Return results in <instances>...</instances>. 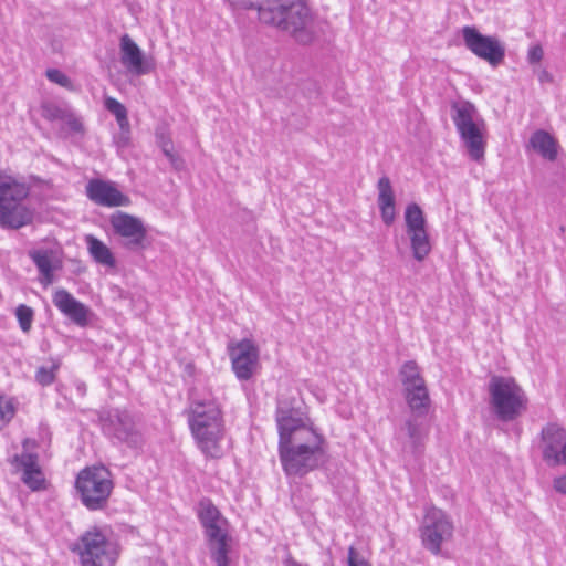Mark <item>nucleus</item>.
I'll return each instance as SVG.
<instances>
[{"instance_id":"29","label":"nucleus","mask_w":566,"mask_h":566,"mask_svg":"<svg viewBox=\"0 0 566 566\" xmlns=\"http://www.w3.org/2000/svg\"><path fill=\"white\" fill-rule=\"evenodd\" d=\"M530 143L532 147L548 160H555L557 156V148L554 138L545 130L535 132Z\"/></svg>"},{"instance_id":"18","label":"nucleus","mask_w":566,"mask_h":566,"mask_svg":"<svg viewBox=\"0 0 566 566\" xmlns=\"http://www.w3.org/2000/svg\"><path fill=\"white\" fill-rule=\"evenodd\" d=\"M29 256L35 264L40 273V283L48 286L54 281V271L60 270L62 260L57 250L54 249H33L29 251Z\"/></svg>"},{"instance_id":"31","label":"nucleus","mask_w":566,"mask_h":566,"mask_svg":"<svg viewBox=\"0 0 566 566\" xmlns=\"http://www.w3.org/2000/svg\"><path fill=\"white\" fill-rule=\"evenodd\" d=\"M400 378L403 385V389L407 387H415L417 385L424 384L423 378L420 375L418 365L410 360L402 365L400 369Z\"/></svg>"},{"instance_id":"17","label":"nucleus","mask_w":566,"mask_h":566,"mask_svg":"<svg viewBox=\"0 0 566 566\" xmlns=\"http://www.w3.org/2000/svg\"><path fill=\"white\" fill-rule=\"evenodd\" d=\"M120 63L134 75H144L151 71V65L145 60L144 53L136 42L124 34L119 42Z\"/></svg>"},{"instance_id":"3","label":"nucleus","mask_w":566,"mask_h":566,"mask_svg":"<svg viewBox=\"0 0 566 566\" xmlns=\"http://www.w3.org/2000/svg\"><path fill=\"white\" fill-rule=\"evenodd\" d=\"M31 187L22 178L0 171V227L20 229L33 220V210L24 201Z\"/></svg>"},{"instance_id":"40","label":"nucleus","mask_w":566,"mask_h":566,"mask_svg":"<svg viewBox=\"0 0 566 566\" xmlns=\"http://www.w3.org/2000/svg\"><path fill=\"white\" fill-rule=\"evenodd\" d=\"M347 564L348 566H371L368 558L353 546L348 548Z\"/></svg>"},{"instance_id":"46","label":"nucleus","mask_w":566,"mask_h":566,"mask_svg":"<svg viewBox=\"0 0 566 566\" xmlns=\"http://www.w3.org/2000/svg\"><path fill=\"white\" fill-rule=\"evenodd\" d=\"M418 429L419 427H408V434L410 436V438H413L419 434Z\"/></svg>"},{"instance_id":"44","label":"nucleus","mask_w":566,"mask_h":566,"mask_svg":"<svg viewBox=\"0 0 566 566\" xmlns=\"http://www.w3.org/2000/svg\"><path fill=\"white\" fill-rule=\"evenodd\" d=\"M538 80H539L541 83L551 82L552 81V76H551V74L546 70H542L538 73Z\"/></svg>"},{"instance_id":"26","label":"nucleus","mask_w":566,"mask_h":566,"mask_svg":"<svg viewBox=\"0 0 566 566\" xmlns=\"http://www.w3.org/2000/svg\"><path fill=\"white\" fill-rule=\"evenodd\" d=\"M85 242L87 245V250L93 260L102 265L114 268L116 264V260L109 250V248L99 239L94 237L93 234H87L85 237Z\"/></svg>"},{"instance_id":"4","label":"nucleus","mask_w":566,"mask_h":566,"mask_svg":"<svg viewBox=\"0 0 566 566\" xmlns=\"http://www.w3.org/2000/svg\"><path fill=\"white\" fill-rule=\"evenodd\" d=\"M451 112L453 124L470 158L478 163L483 160L486 146L485 123L478 109L469 102H460L452 104Z\"/></svg>"},{"instance_id":"43","label":"nucleus","mask_w":566,"mask_h":566,"mask_svg":"<svg viewBox=\"0 0 566 566\" xmlns=\"http://www.w3.org/2000/svg\"><path fill=\"white\" fill-rule=\"evenodd\" d=\"M553 486L555 491L566 495V475L554 479Z\"/></svg>"},{"instance_id":"25","label":"nucleus","mask_w":566,"mask_h":566,"mask_svg":"<svg viewBox=\"0 0 566 566\" xmlns=\"http://www.w3.org/2000/svg\"><path fill=\"white\" fill-rule=\"evenodd\" d=\"M191 432L202 452L211 457L219 455L222 434L219 427H191Z\"/></svg>"},{"instance_id":"47","label":"nucleus","mask_w":566,"mask_h":566,"mask_svg":"<svg viewBox=\"0 0 566 566\" xmlns=\"http://www.w3.org/2000/svg\"><path fill=\"white\" fill-rule=\"evenodd\" d=\"M129 428L130 427H126V426L119 427V430L117 432V437L122 438L126 433L127 429H129Z\"/></svg>"},{"instance_id":"35","label":"nucleus","mask_w":566,"mask_h":566,"mask_svg":"<svg viewBox=\"0 0 566 566\" xmlns=\"http://www.w3.org/2000/svg\"><path fill=\"white\" fill-rule=\"evenodd\" d=\"M45 75H46L48 80L52 83H55V84H57L64 88L71 90V91L74 88L71 78L57 69H48L45 72Z\"/></svg>"},{"instance_id":"30","label":"nucleus","mask_w":566,"mask_h":566,"mask_svg":"<svg viewBox=\"0 0 566 566\" xmlns=\"http://www.w3.org/2000/svg\"><path fill=\"white\" fill-rule=\"evenodd\" d=\"M400 378L403 385V389L407 387H415L417 385L424 384L423 378L420 375L418 365L410 360L402 365L400 369Z\"/></svg>"},{"instance_id":"21","label":"nucleus","mask_w":566,"mask_h":566,"mask_svg":"<svg viewBox=\"0 0 566 566\" xmlns=\"http://www.w3.org/2000/svg\"><path fill=\"white\" fill-rule=\"evenodd\" d=\"M52 301L55 307L74 323L81 326L86 324L87 307L77 301L70 292L64 289L56 290Z\"/></svg>"},{"instance_id":"20","label":"nucleus","mask_w":566,"mask_h":566,"mask_svg":"<svg viewBox=\"0 0 566 566\" xmlns=\"http://www.w3.org/2000/svg\"><path fill=\"white\" fill-rule=\"evenodd\" d=\"M52 301L55 307L74 323L81 326L86 324L87 307L77 301L70 292L64 289L56 290Z\"/></svg>"},{"instance_id":"41","label":"nucleus","mask_w":566,"mask_h":566,"mask_svg":"<svg viewBox=\"0 0 566 566\" xmlns=\"http://www.w3.org/2000/svg\"><path fill=\"white\" fill-rule=\"evenodd\" d=\"M130 143V125L127 128H119V133L114 136V144L118 149L128 147Z\"/></svg>"},{"instance_id":"7","label":"nucleus","mask_w":566,"mask_h":566,"mask_svg":"<svg viewBox=\"0 0 566 566\" xmlns=\"http://www.w3.org/2000/svg\"><path fill=\"white\" fill-rule=\"evenodd\" d=\"M75 549L82 566H114L118 556L117 545L98 527L86 531Z\"/></svg>"},{"instance_id":"27","label":"nucleus","mask_w":566,"mask_h":566,"mask_svg":"<svg viewBox=\"0 0 566 566\" xmlns=\"http://www.w3.org/2000/svg\"><path fill=\"white\" fill-rule=\"evenodd\" d=\"M207 539L211 558L214 560L217 566H229L228 553L230 546L228 532H223L214 536H208Z\"/></svg>"},{"instance_id":"9","label":"nucleus","mask_w":566,"mask_h":566,"mask_svg":"<svg viewBox=\"0 0 566 566\" xmlns=\"http://www.w3.org/2000/svg\"><path fill=\"white\" fill-rule=\"evenodd\" d=\"M38 442L34 439H25L22 443V452L8 459L11 473L19 475L20 480L31 490L41 491L46 488L44 473L39 464V455L35 452Z\"/></svg>"},{"instance_id":"11","label":"nucleus","mask_w":566,"mask_h":566,"mask_svg":"<svg viewBox=\"0 0 566 566\" xmlns=\"http://www.w3.org/2000/svg\"><path fill=\"white\" fill-rule=\"evenodd\" d=\"M405 221L412 255L417 261H423L431 251V244L426 229L423 212L417 203L407 206Z\"/></svg>"},{"instance_id":"33","label":"nucleus","mask_w":566,"mask_h":566,"mask_svg":"<svg viewBox=\"0 0 566 566\" xmlns=\"http://www.w3.org/2000/svg\"><path fill=\"white\" fill-rule=\"evenodd\" d=\"M59 369L60 363L55 360H52L50 366H40L35 371V381L43 387L52 385Z\"/></svg>"},{"instance_id":"42","label":"nucleus","mask_w":566,"mask_h":566,"mask_svg":"<svg viewBox=\"0 0 566 566\" xmlns=\"http://www.w3.org/2000/svg\"><path fill=\"white\" fill-rule=\"evenodd\" d=\"M544 56L543 48L539 44L530 46L527 51V61L530 64H537Z\"/></svg>"},{"instance_id":"34","label":"nucleus","mask_w":566,"mask_h":566,"mask_svg":"<svg viewBox=\"0 0 566 566\" xmlns=\"http://www.w3.org/2000/svg\"><path fill=\"white\" fill-rule=\"evenodd\" d=\"M15 316L19 322L21 331L23 333H29L32 327L34 311L28 305L20 304L15 308Z\"/></svg>"},{"instance_id":"5","label":"nucleus","mask_w":566,"mask_h":566,"mask_svg":"<svg viewBox=\"0 0 566 566\" xmlns=\"http://www.w3.org/2000/svg\"><path fill=\"white\" fill-rule=\"evenodd\" d=\"M489 394L490 405L501 421H513L527 409L526 392L512 377H492Z\"/></svg>"},{"instance_id":"38","label":"nucleus","mask_w":566,"mask_h":566,"mask_svg":"<svg viewBox=\"0 0 566 566\" xmlns=\"http://www.w3.org/2000/svg\"><path fill=\"white\" fill-rule=\"evenodd\" d=\"M61 122H63L67 129L73 134H80L84 132L81 118L76 116L73 112H71L69 108L65 112Z\"/></svg>"},{"instance_id":"36","label":"nucleus","mask_w":566,"mask_h":566,"mask_svg":"<svg viewBox=\"0 0 566 566\" xmlns=\"http://www.w3.org/2000/svg\"><path fill=\"white\" fill-rule=\"evenodd\" d=\"M66 111L67 107H62L53 103H46L42 106V116L50 122L62 120Z\"/></svg>"},{"instance_id":"22","label":"nucleus","mask_w":566,"mask_h":566,"mask_svg":"<svg viewBox=\"0 0 566 566\" xmlns=\"http://www.w3.org/2000/svg\"><path fill=\"white\" fill-rule=\"evenodd\" d=\"M199 518L205 527L207 537L228 532L227 520L208 500L201 501L199 504Z\"/></svg>"},{"instance_id":"14","label":"nucleus","mask_w":566,"mask_h":566,"mask_svg":"<svg viewBox=\"0 0 566 566\" xmlns=\"http://www.w3.org/2000/svg\"><path fill=\"white\" fill-rule=\"evenodd\" d=\"M541 448L543 460L549 467L566 465V430L563 427H544Z\"/></svg>"},{"instance_id":"32","label":"nucleus","mask_w":566,"mask_h":566,"mask_svg":"<svg viewBox=\"0 0 566 566\" xmlns=\"http://www.w3.org/2000/svg\"><path fill=\"white\" fill-rule=\"evenodd\" d=\"M105 108L115 116L119 128H127L129 124L126 107L114 97H106Z\"/></svg>"},{"instance_id":"10","label":"nucleus","mask_w":566,"mask_h":566,"mask_svg":"<svg viewBox=\"0 0 566 566\" xmlns=\"http://www.w3.org/2000/svg\"><path fill=\"white\" fill-rule=\"evenodd\" d=\"M462 36L467 49L492 66L499 65L504 60L505 46L497 38L484 35L469 25L463 27Z\"/></svg>"},{"instance_id":"45","label":"nucleus","mask_w":566,"mask_h":566,"mask_svg":"<svg viewBox=\"0 0 566 566\" xmlns=\"http://www.w3.org/2000/svg\"><path fill=\"white\" fill-rule=\"evenodd\" d=\"M101 421L105 422L106 424L113 426L115 424L114 421L111 419V413L108 411H105L101 416Z\"/></svg>"},{"instance_id":"6","label":"nucleus","mask_w":566,"mask_h":566,"mask_svg":"<svg viewBox=\"0 0 566 566\" xmlns=\"http://www.w3.org/2000/svg\"><path fill=\"white\" fill-rule=\"evenodd\" d=\"M75 489L88 510L105 507L114 489L108 469L94 464L82 469L75 480Z\"/></svg>"},{"instance_id":"28","label":"nucleus","mask_w":566,"mask_h":566,"mask_svg":"<svg viewBox=\"0 0 566 566\" xmlns=\"http://www.w3.org/2000/svg\"><path fill=\"white\" fill-rule=\"evenodd\" d=\"M406 400L410 409L418 413L427 412L430 403L426 382L405 388Z\"/></svg>"},{"instance_id":"13","label":"nucleus","mask_w":566,"mask_h":566,"mask_svg":"<svg viewBox=\"0 0 566 566\" xmlns=\"http://www.w3.org/2000/svg\"><path fill=\"white\" fill-rule=\"evenodd\" d=\"M111 226L116 234L127 240L125 242L127 249L139 250L145 248L147 230L137 217L117 211L111 217Z\"/></svg>"},{"instance_id":"23","label":"nucleus","mask_w":566,"mask_h":566,"mask_svg":"<svg viewBox=\"0 0 566 566\" xmlns=\"http://www.w3.org/2000/svg\"><path fill=\"white\" fill-rule=\"evenodd\" d=\"M377 189V203L380 210L381 219L385 224L390 226L396 218L395 195L390 179L387 176L379 178Z\"/></svg>"},{"instance_id":"16","label":"nucleus","mask_w":566,"mask_h":566,"mask_svg":"<svg viewBox=\"0 0 566 566\" xmlns=\"http://www.w3.org/2000/svg\"><path fill=\"white\" fill-rule=\"evenodd\" d=\"M307 408L296 390L283 392L276 410L277 424H306Z\"/></svg>"},{"instance_id":"24","label":"nucleus","mask_w":566,"mask_h":566,"mask_svg":"<svg viewBox=\"0 0 566 566\" xmlns=\"http://www.w3.org/2000/svg\"><path fill=\"white\" fill-rule=\"evenodd\" d=\"M220 418L221 411L214 401H197L193 402L189 409L188 424H214Z\"/></svg>"},{"instance_id":"2","label":"nucleus","mask_w":566,"mask_h":566,"mask_svg":"<svg viewBox=\"0 0 566 566\" xmlns=\"http://www.w3.org/2000/svg\"><path fill=\"white\" fill-rule=\"evenodd\" d=\"M235 9H256L262 23L287 32L308 44L315 36V18L305 0H226Z\"/></svg>"},{"instance_id":"37","label":"nucleus","mask_w":566,"mask_h":566,"mask_svg":"<svg viewBox=\"0 0 566 566\" xmlns=\"http://www.w3.org/2000/svg\"><path fill=\"white\" fill-rule=\"evenodd\" d=\"M160 147H161L164 155L167 157V159L170 161V164L176 169H181L182 160L174 153L172 143L168 138L163 137V139L160 140Z\"/></svg>"},{"instance_id":"1","label":"nucleus","mask_w":566,"mask_h":566,"mask_svg":"<svg viewBox=\"0 0 566 566\" xmlns=\"http://www.w3.org/2000/svg\"><path fill=\"white\" fill-rule=\"evenodd\" d=\"M279 454L289 476H304L328 461V443L317 427H279Z\"/></svg>"},{"instance_id":"19","label":"nucleus","mask_w":566,"mask_h":566,"mask_svg":"<svg viewBox=\"0 0 566 566\" xmlns=\"http://www.w3.org/2000/svg\"><path fill=\"white\" fill-rule=\"evenodd\" d=\"M52 301L55 307L74 323L81 326L86 324L87 307L77 301L70 292L64 289L56 290Z\"/></svg>"},{"instance_id":"8","label":"nucleus","mask_w":566,"mask_h":566,"mask_svg":"<svg viewBox=\"0 0 566 566\" xmlns=\"http://www.w3.org/2000/svg\"><path fill=\"white\" fill-rule=\"evenodd\" d=\"M419 533L422 546L439 555L442 546L453 538V521L443 510L430 506L426 509Z\"/></svg>"},{"instance_id":"39","label":"nucleus","mask_w":566,"mask_h":566,"mask_svg":"<svg viewBox=\"0 0 566 566\" xmlns=\"http://www.w3.org/2000/svg\"><path fill=\"white\" fill-rule=\"evenodd\" d=\"M15 413V408L10 399L0 397V422H10Z\"/></svg>"},{"instance_id":"12","label":"nucleus","mask_w":566,"mask_h":566,"mask_svg":"<svg viewBox=\"0 0 566 566\" xmlns=\"http://www.w3.org/2000/svg\"><path fill=\"white\" fill-rule=\"evenodd\" d=\"M231 368L235 377L245 381L253 377L260 367L259 347L248 338H243L229 346Z\"/></svg>"},{"instance_id":"15","label":"nucleus","mask_w":566,"mask_h":566,"mask_svg":"<svg viewBox=\"0 0 566 566\" xmlns=\"http://www.w3.org/2000/svg\"><path fill=\"white\" fill-rule=\"evenodd\" d=\"M86 196L102 207H127L130 203V199L122 193L113 182L102 179H92L87 182Z\"/></svg>"},{"instance_id":"48","label":"nucleus","mask_w":566,"mask_h":566,"mask_svg":"<svg viewBox=\"0 0 566 566\" xmlns=\"http://www.w3.org/2000/svg\"><path fill=\"white\" fill-rule=\"evenodd\" d=\"M78 390L84 391V386L83 385L78 386Z\"/></svg>"}]
</instances>
